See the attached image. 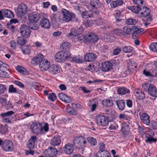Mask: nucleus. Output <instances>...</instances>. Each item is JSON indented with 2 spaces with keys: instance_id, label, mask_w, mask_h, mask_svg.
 <instances>
[{
  "instance_id": "obj_11",
  "label": "nucleus",
  "mask_w": 157,
  "mask_h": 157,
  "mask_svg": "<svg viewBox=\"0 0 157 157\" xmlns=\"http://www.w3.org/2000/svg\"><path fill=\"white\" fill-rule=\"evenodd\" d=\"M40 16L38 13L32 12L29 14L28 16L29 22H37Z\"/></svg>"
},
{
  "instance_id": "obj_14",
  "label": "nucleus",
  "mask_w": 157,
  "mask_h": 157,
  "mask_svg": "<svg viewBox=\"0 0 157 157\" xmlns=\"http://www.w3.org/2000/svg\"><path fill=\"white\" fill-rule=\"evenodd\" d=\"M98 39V36L94 33H90L85 36V40L91 42H95Z\"/></svg>"
},
{
  "instance_id": "obj_47",
  "label": "nucleus",
  "mask_w": 157,
  "mask_h": 157,
  "mask_svg": "<svg viewBox=\"0 0 157 157\" xmlns=\"http://www.w3.org/2000/svg\"><path fill=\"white\" fill-rule=\"evenodd\" d=\"M151 50L154 52H157V42H154L151 44L150 46Z\"/></svg>"
},
{
  "instance_id": "obj_9",
  "label": "nucleus",
  "mask_w": 157,
  "mask_h": 157,
  "mask_svg": "<svg viewBox=\"0 0 157 157\" xmlns=\"http://www.w3.org/2000/svg\"><path fill=\"white\" fill-rule=\"evenodd\" d=\"M45 155L47 157H54L57 154L58 151L55 147H50L44 151Z\"/></svg>"
},
{
  "instance_id": "obj_4",
  "label": "nucleus",
  "mask_w": 157,
  "mask_h": 157,
  "mask_svg": "<svg viewBox=\"0 0 157 157\" xmlns=\"http://www.w3.org/2000/svg\"><path fill=\"white\" fill-rule=\"evenodd\" d=\"M28 7L25 3L19 4L17 8L16 13L18 17L21 18L25 15L28 11Z\"/></svg>"
},
{
  "instance_id": "obj_39",
  "label": "nucleus",
  "mask_w": 157,
  "mask_h": 157,
  "mask_svg": "<svg viewBox=\"0 0 157 157\" xmlns=\"http://www.w3.org/2000/svg\"><path fill=\"white\" fill-rule=\"evenodd\" d=\"M102 103L103 105L106 107H112L113 104V101H112L107 99L103 100Z\"/></svg>"
},
{
  "instance_id": "obj_57",
  "label": "nucleus",
  "mask_w": 157,
  "mask_h": 157,
  "mask_svg": "<svg viewBox=\"0 0 157 157\" xmlns=\"http://www.w3.org/2000/svg\"><path fill=\"white\" fill-rule=\"evenodd\" d=\"M149 126L153 129H156L157 128V123L154 121L151 122L149 124Z\"/></svg>"
},
{
  "instance_id": "obj_6",
  "label": "nucleus",
  "mask_w": 157,
  "mask_h": 157,
  "mask_svg": "<svg viewBox=\"0 0 157 157\" xmlns=\"http://www.w3.org/2000/svg\"><path fill=\"white\" fill-rule=\"evenodd\" d=\"M97 124L102 126L108 125L109 121L108 118L103 115H99L96 116L95 119Z\"/></svg>"
},
{
  "instance_id": "obj_41",
  "label": "nucleus",
  "mask_w": 157,
  "mask_h": 157,
  "mask_svg": "<svg viewBox=\"0 0 157 157\" xmlns=\"http://www.w3.org/2000/svg\"><path fill=\"white\" fill-rule=\"evenodd\" d=\"M156 70H154L153 71L152 73H151L145 70H144L143 73L147 76L155 77L156 76Z\"/></svg>"
},
{
  "instance_id": "obj_49",
  "label": "nucleus",
  "mask_w": 157,
  "mask_h": 157,
  "mask_svg": "<svg viewBox=\"0 0 157 157\" xmlns=\"http://www.w3.org/2000/svg\"><path fill=\"white\" fill-rule=\"evenodd\" d=\"M117 92L118 94L123 95L129 93L128 89H117Z\"/></svg>"
},
{
  "instance_id": "obj_20",
  "label": "nucleus",
  "mask_w": 157,
  "mask_h": 157,
  "mask_svg": "<svg viewBox=\"0 0 157 157\" xmlns=\"http://www.w3.org/2000/svg\"><path fill=\"white\" fill-rule=\"evenodd\" d=\"M36 136H32L28 141V144H27V147L29 148V150L33 149L34 147L35 141H36Z\"/></svg>"
},
{
  "instance_id": "obj_15",
  "label": "nucleus",
  "mask_w": 157,
  "mask_h": 157,
  "mask_svg": "<svg viewBox=\"0 0 157 157\" xmlns=\"http://www.w3.org/2000/svg\"><path fill=\"white\" fill-rule=\"evenodd\" d=\"M43 56L41 54H39L33 58L31 61V63L32 64L36 65L40 63L43 60Z\"/></svg>"
},
{
  "instance_id": "obj_56",
  "label": "nucleus",
  "mask_w": 157,
  "mask_h": 157,
  "mask_svg": "<svg viewBox=\"0 0 157 157\" xmlns=\"http://www.w3.org/2000/svg\"><path fill=\"white\" fill-rule=\"evenodd\" d=\"M8 126L6 124L5 126L2 127L0 129V132L2 134H4L7 132Z\"/></svg>"
},
{
  "instance_id": "obj_10",
  "label": "nucleus",
  "mask_w": 157,
  "mask_h": 157,
  "mask_svg": "<svg viewBox=\"0 0 157 157\" xmlns=\"http://www.w3.org/2000/svg\"><path fill=\"white\" fill-rule=\"evenodd\" d=\"M141 121L146 125L150 124V117L146 113L140 112L139 114Z\"/></svg>"
},
{
  "instance_id": "obj_62",
  "label": "nucleus",
  "mask_w": 157,
  "mask_h": 157,
  "mask_svg": "<svg viewBox=\"0 0 157 157\" xmlns=\"http://www.w3.org/2000/svg\"><path fill=\"white\" fill-rule=\"evenodd\" d=\"M66 94L63 93H60L58 94V96L59 99L63 101L64 100H65V97H66Z\"/></svg>"
},
{
  "instance_id": "obj_63",
  "label": "nucleus",
  "mask_w": 157,
  "mask_h": 157,
  "mask_svg": "<svg viewBox=\"0 0 157 157\" xmlns=\"http://www.w3.org/2000/svg\"><path fill=\"white\" fill-rule=\"evenodd\" d=\"M10 47L13 49H15L16 47V43L13 40H12L10 41Z\"/></svg>"
},
{
  "instance_id": "obj_50",
  "label": "nucleus",
  "mask_w": 157,
  "mask_h": 157,
  "mask_svg": "<svg viewBox=\"0 0 157 157\" xmlns=\"http://www.w3.org/2000/svg\"><path fill=\"white\" fill-rule=\"evenodd\" d=\"M132 29L127 26H125L123 28V31L125 34L127 35H129L131 33Z\"/></svg>"
},
{
  "instance_id": "obj_52",
  "label": "nucleus",
  "mask_w": 157,
  "mask_h": 157,
  "mask_svg": "<svg viewBox=\"0 0 157 157\" xmlns=\"http://www.w3.org/2000/svg\"><path fill=\"white\" fill-rule=\"evenodd\" d=\"M143 88L148 87V88H155L156 87L152 84L150 83H144L142 84Z\"/></svg>"
},
{
  "instance_id": "obj_27",
  "label": "nucleus",
  "mask_w": 157,
  "mask_h": 157,
  "mask_svg": "<svg viewBox=\"0 0 157 157\" xmlns=\"http://www.w3.org/2000/svg\"><path fill=\"white\" fill-rule=\"evenodd\" d=\"M90 3L93 8L96 9L100 8L101 7V4L99 0H91Z\"/></svg>"
},
{
  "instance_id": "obj_1",
  "label": "nucleus",
  "mask_w": 157,
  "mask_h": 157,
  "mask_svg": "<svg viewBox=\"0 0 157 157\" xmlns=\"http://www.w3.org/2000/svg\"><path fill=\"white\" fill-rule=\"evenodd\" d=\"M30 128L32 132L36 135L43 134L48 131V124L47 123L43 126L42 124L36 122H33L31 125Z\"/></svg>"
},
{
  "instance_id": "obj_21",
  "label": "nucleus",
  "mask_w": 157,
  "mask_h": 157,
  "mask_svg": "<svg viewBox=\"0 0 157 157\" xmlns=\"http://www.w3.org/2000/svg\"><path fill=\"white\" fill-rule=\"evenodd\" d=\"M14 113V112L12 111H10L6 113H4L0 114V116L2 117V120L5 122H10V120L7 118V117L10 116Z\"/></svg>"
},
{
  "instance_id": "obj_22",
  "label": "nucleus",
  "mask_w": 157,
  "mask_h": 157,
  "mask_svg": "<svg viewBox=\"0 0 157 157\" xmlns=\"http://www.w3.org/2000/svg\"><path fill=\"white\" fill-rule=\"evenodd\" d=\"M61 139L59 136H56L52 138L50 143L52 145L56 146L59 145L61 143Z\"/></svg>"
},
{
  "instance_id": "obj_55",
  "label": "nucleus",
  "mask_w": 157,
  "mask_h": 157,
  "mask_svg": "<svg viewBox=\"0 0 157 157\" xmlns=\"http://www.w3.org/2000/svg\"><path fill=\"white\" fill-rule=\"evenodd\" d=\"M48 98L52 101H55L56 99V97L55 94L54 93H50L48 94Z\"/></svg>"
},
{
  "instance_id": "obj_61",
  "label": "nucleus",
  "mask_w": 157,
  "mask_h": 157,
  "mask_svg": "<svg viewBox=\"0 0 157 157\" xmlns=\"http://www.w3.org/2000/svg\"><path fill=\"white\" fill-rule=\"evenodd\" d=\"M99 145V149L100 150V151H101V152L105 151V144L103 143H100Z\"/></svg>"
},
{
  "instance_id": "obj_18",
  "label": "nucleus",
  "mask_w": 157,
  "mask_h": 157,
  "mask_svg": "<svg viewBox=\"0 0 157 157\" xmlns=\"http://www.w3.org/2000/svg\"><path fill=\"white\" fill-rule=\"evenodd\" d=\"M40 24L42 28L45 29H48L51 26L49 21L45 18H44L42 19L40 22Z\"/></svg>"
},
{
  "instance_id": "obj_58",
  "label": "nucleus",
  "mask_w": 157,
  "mask_h": 157,
  "mask_svg": "<svg viewBox=\"0 0 157 157\" xmlns=\"http://www.w3.org/2000/svg\"><path fill=\"white\" fill-rule=\"evenodd\" d=\"M84 24L86 27L91 26L93 23V21L92 20H87L84 22Z\"/></svg>"
},
{
  "instance_id": "obj_8",
  "label": "nucleus",
  "mask_w": 157,
  "mask_h": 157,
  "mask_svg": "<svg viewBox=\"0 0 157 157\" xmlns=\"http://www.w3.org/2000/svg\"><path fill=\"white\" fill-rule=\"evenodd\" d=\"M8 65L0 61V77L2 78H8L9 74L5 71L8 68Z\"/></svg>"
},
{
  "instance_id": "obj_5",
  "label": "nucleus",
  "mask_w": 157,
  "mask_h": 157,
  "mask_svg": "<svg viewBox=\"0 0 157 157\" xmlns=\"http://www.w3.org/2000/svg\"><path fill=\"white\" fill-rule=\"evenodd\" d=\"M61 12L63 15L62 20L65 22H69L72 20V18L75 17L74 13L70 12L65 9H62Z\"/></svg>"
},
{
  "instance_id": "obj_42",
  "label": "nucleus",
  "mask_w": 157,
  "mask_h": 157,
  "mask_svg": "<svg viewBox=\"0 0 157 157\" xmlns=\"http://www.w3.org/2000/svg\"><path fill=\"white\" fill-rule=\"evenodd\" d=\"M71 61L76 63H82L83 62L82 57L80 56H77L71 58Z\"/></svg>"
},
{
  "instance_id": "obj_44",
  "label": "nucleus",
  "mask_w": 157,
  "mask_h": 157,
  "mask_svg": "<svg viewBox=\"0 0 157 157\" xmlns=\"http://www.w3.org/2000/svg\"><path fill=\"white\" fill-rule=\"evenodd\" d=\"M69 44L67 42H63L61 45L60 48L63 51H67L69 48Z\"/></svg>"
},
{
  "instance_id": "obj_37",
  "label": "nucleus",
  "mask_w": 157,
  "mask_h": 157,
  "mask_svg": "<svg viewBox=\"0 0 157 157\" xmlns=\"http://www.w3.org/2000/svg\"><path fill=\"white\" fill-rule=\"evenodd\" d=\"M88 142L91 146H95L97 143L96 139L92 137H88L86 138Z\"/></svg>"
},
{
  "instance_id": "obj_30",
  "label": "nucleus",
  "mask_w": 157,
  "mask_h": 157,
  "mask_svg": "<svg viewBox=\"0 0 157 157\" xmlns=\"http://www.w3.org/2000/svg\"><path fill=\"white\" fill-rule=\"evenodd\" d=\"M2 12L3 15L5 17L11 18L14 17L13 12L10 10L3 9L2 10Z\"/></svg>"
},
{
  "instance_id": "obj_34",
  "label": "nucleus",
  "mask_w": 157,
  "mask_h": 157,
  "mask_svg": "<svg viewBox=\"0 0 157 157\" xmlns=\"http://www.w3.org/2000/svg\"><path fill=\"white\" fill-rule=\"evenodd\" d=\"M16 69L18 72L22 74L25 75H27L29 74V72L25 69L20 66H17Z\"/></svg>"
},
{
  "instance_id": "obj_59",
  "label": "nucleus",
  "mask_w": 157,
  "mask_h": 157,
  "mask_svg": "<svg viewBox=\"0 0 157 157\" xmlns=\"http://www.w3.org/2000/svg\"><path fill=\"white\" fill-rule=\"evenodd\" d=\"M113 32L114 34L117 35H121L122 33V31L121 29H114Z\"/></svg>"
},
{
  "instance_id": "obj_32",
  "label": "nucleus",
  "mask_w": 157,
  "mask_h": 157,
  "mask_svg": "<svg viewBox=\"0 0 157 157\" xmlns=\"http://www.w3.org/2000/svg\"><path fill=\"white\" fill-rule=\"evenodd\" d=\"M136 63L132 60L130 59L128 63V70L131 71L136 68Z\"/></svg>"
},
{
  "instance_id": "obj_53",
  "label": "nucleus",
  "mask_w": 157,
  "mask_h": 157,
  "mask_svg": "<svg viewBox=\"0 0 157 157\" xmlns=\"http://www.w3.org/2000/svg\"><path fill=\"white\" fill-rule=\"evenodd\" d=\"M77 33V29L74 28H73L71 29L70 33L69 35L73 36H78V34Z\"/></svg>"
},
{
  "instance_id": "obj_51",
  "label": "nucleus",
  "mask_w": 157,
  "mask_h": 157,
  "mask_svg": "<svg viewBox=\"0 0 157 157\" xmlns=\"http://www.w3.org/2000/svg\"><path fill=\"white\" fill-rule=\"evenodd\" d=\"M81 16L82 18H87L88 17L90 18L92 16V14H90L87 11L83 12L81 13Z\"/></svg>"
},
{
  "instance_id": "obj_28",
  "label": "nucleus",
  "mask_w": 157,
  "mask_h": 157,
  "mask_svg": "<svg viewBox=\"0 0 157 157\" xmlns=\"http://www.w3.org/2000/svg\"><path fill=\"white\" fill-rule=\"evenodd\" d=\"M115 102L117 107L120 110H123L124 109L125 102L123 100H116Z\"/></svg>"
},
{
  "instance_id": "obj_3",
  "label": "nucleus",
  "mask_w": 157,
  "mask_h": 157,
  "mask_svg": "<svg viewBox=\"0 0 157 157\" xmlns=\"http://www.w3.org/2000/svg\"><path fill=\"white\" fill-rule=\"evenodd\" d=\"M86 143L85 138L82 136L75 137L73 141V145L75 147L79 149L84 147Z\"/></svg>"
},
{
  "instance_id": "obj_31",
  "label": "nucleus",
  "mask_w": 157,
  "mask_h": 157,
  "mask_svg": "<svg viewBox=\"0 0 157 157\" xmlns=\"http://www.w3.org/2000/svg\"><path fill=\"white\" fill-rule=\"evenodd\" d=\"M129 126L125 123L122 124L121 131L123 135H126L129 131Z\"/></svg>"
},
{
  "instance_id": "obj_19",
  "label": "nucleus",
  "mask_w": 157,
  "mask_h": 157,
  "mask_svg": "<svg viewBox=\"0 0 157 157\" xmlns=\"http://www.w3.org/2000/svg\"><path fill=\"white\" fill-rule=\"evenodd\" d=\"M97 58L96 55L93 53H88L85 55L84 59L86 62H90L94 60Z\"/></svg>"
},
{
  "instance_id": "obj_64",
  "label": "nucleus",
  "mask_w": 157,
  "mask_h": 157,
  "mask_svg": "<svg viewBox=\"0 0 157 157\" xmlns=\"http://www.w3.org/2000/svg\"><path fill=\"white\" fill-rule=\"evenodd\" d=\"M84 29L83 28L80 26L78 29H77V33L78 35L82 34L84 31Z\"/></svg>"
},
{
  "instance_id": "obj_7",
  "label": "nucleus",
  "mask_w": 157,
  "mask_h": 157,
  "mask_svg": "<svg viewBox=\"0 0 157 157\" xmlns=\"http://www.w3.org/2000/svg\"><path fill=\"white\" fill-rule=\"evenodd\" d=\"M13 144L11 141L9 140H6L4 141L2 148L5 151L10 152L13 150Z\"/></svg>"
},
{
  "instance_id": "obj_36",
  "label": "nucleus",
  "mask_w": 157,
  "mask_h": 157,
  "mask_svg": "<svg viewBox=\"0 0 157 157\" xmlns=\"http://www.w3.org/2000/svg\"><path fill=\"white\" fill-rule=\"evenodd\" d=\"M97 155L98 156L100 157H110V154L109 151H107L105 150L103 152H98L97 153Z\"/></svg>"
},
{
  "instance_id": "obj_25",
  "label": "nucleus",
  "mask_w": 157,
  "mask_h": 157,
  "mask_svg": "<svg viewBox=\"0 0 157 157\" xmlns=\"http://www.w3.org/2000/svg\"><path fill=\"white\" fill-rule=\"evenodd\" d=\"M115 39L114 36L111 33H108L104 34V40L105 41L112 42Z\"/></svg>"
},
{
  "instance_id": "obj_45",
  "label": "nucleus",
  "mask_w": 157,
  "mask_h": 157,
  "mask_svg": "<svg viewBox=\"0 0 157 157\" xmlns=\"http://www.w3.org/2000/svg\"><path fill=\"white\" fill-rule=\"evenodd\" d=\"M122 49L124 52L128 53L131 52L132 51L133 48L130 46H125L122 47Z\"/></svg>"
},
{
  "instance_id": "obj_29",
  "label": "nucleus",
  "mask_w": 157,
  "mask_h": 157,
  "mask_svg": "<svg viewBox=\"0 0 157 157\" xmlns=\"http://www.w3.org/2000/svg\"><path fill=\"white\" fill-rule=\"evenodd\" d=\"M134 94L138 96V99L140 100L143 99L145 98L144 93L140 90V89H135Z\"/></svg>"
},
{
  "instance_id": "obj_33",
  "label": "nucleus",
  "mask_w": 157,
  "mask_h": 157,
  "mask_svg": "<svg viewBox=\"0 0 157 157\" xmlns=\"http://www.w3.org/2000/svg\"><path fill=\"white\" fill-rule=\"evenodd\" d=\"M141 10L140 13L141 16L143 17L148 16L150 12V10L146 7H143Z\"/></svg>"
},
{
  "instance_id": "obj_38",
  "label": "nucleus",
  "mask_w": 157,
  "mask_h": 157,
  "mask_svg": "<svg viewBox=\"0 0 157 157\" xmlns=\"http://www.w3.org/2000/svg\"><path fill=\"white\" fill-rule=\"evenodd\" d=\"M37 22H29L28 25L29 27L32 29L37 30L39 28V25L36 23Z\"/></svg>"
},
{
  "instance_id": "obj_40",
  "label": "nucleus",
  "mask_w": 157,
  "mask_h": 157,
  "mask_svg": "<svg viewBox=\"0 0 157 157\" xmlns=\"http://www.w3.org/2000/svg\"><path fill=\"white\" fill-rule=\"evenodd\" d=\"M129 10L135 13H138L141 10V8L138 6H132L128 7Z\"/></svg>"
},
{
  "instance_id": "obj_24",
  "label": "nucleus",
  "mask_w": 157,
  "mask_h": 157,
  "mask_svg": "<svg viewBox=\"0 0 157 157\" xmlns=\"http://www.w3.org/2000/svg\"><path fill=\"white\" fill-rule=\"evenodd\" d=\"M101 70L104 71H107L111 68L112 64L110 62H105L101 64Z\"/></svg>"
},
{
  "instance_id": "obj_16",
  "label": "nucleus",
  "mask_w": 157,
  "mask_h": 157,
  "mask_svg": "<svg viewBox=\"0 0 157 157\" xmlns=\"http://www.w3.org/2000/svg\"><path fill=\"white\" fill-rule=\"evenodd\" d=\"M48 70L49 72L53 75L56 74L60 72L59 67L55 64L51 65L49 67Z\"/></svg>"
},
{
  "instance_id": "obj_35",
  "label": "nucleus",
  "mask_w": 157,
  "mask_h": 157,
  "mask_svg": "<svg viewBox=\"0 0 157 157\" xmlns=\"http://www.w3.org/2000/svg\"><path fill=\"white\" fill-rule=\"evenodd\" d=\"M145 135L147 138V139L145 140L146 142L151 143L153 142H156L157 139L153 138L152 136L149 135L148 134L146 133Z\"/></svg>"
},
{
  "instance_id": "obj_2",
  "label": "nucleus",
  "mask_w": 157,
  "mask_h": 157,
  "mask_svg": "<svg viewBox=\"0 0 157 157\" xmlns=\"http://www.w3.org/2000/svg\"><path fill=\"white\" fill-rule=\"evenodd\" d=\"M71 55L70 52L68 51H61L56 54L55 60L58 62H63L70 57Z\"/></svg>"
},
{
  "instance_id": "obj_48",
  "label": "nucleus",
  "mask_w": 157,
  "mask_h": 157,
  "mask_svg": "<svg viewBox=\"0 0 157 157\" xmlns=\"http://www.w3.org/2000/svg\"><path fill=\"white\" fill-rule=\"evenodd\" d=\"M22 51L25 54H28L30 52V47L25 46L22 48Z\"/></svg>"
},
{
  "instance_id": "obj_46",
  "label": "nucleus",
  "mask_w": 157,
  "mask_h": 157,
  "mask_svg": "<svg viewBox=\"0 0 157 157\" xmlns=\"http://www.w3.org/2000/svg\"><path fill=\"white\" fill-rule=\"evenodd\" d=\"M136 22L135 19L132 18H128L126 21V23L128 25H135Z\"/></svg>"
},
{
  "instance_id": "obj_43",
  "label": "nucleus",
  "mask_w": 157,
  "mask_h": 157,
  "mask_svg": "<svg viewBox=\"0 0 157 157\" xmlns=\"http://www.w3.org/2000/svg\"><path fill=\"white\" fill-rule=\"evenodd\" d=\"M148 94L151 96L157 97V89H147Z\"/></svg>"
},
{
  "instance_id": "obj_26",
  "label": "nucleus",
  "mask_w": 157,
  "mask_h": 157,
  "mask_svg": "<svg viewBox=\"0 0 157 157\" xmlns=\"http://www.w3.org/2000/svg\"><path fill=\"white\" fill-rule=\"evenodd\" d=\"M132 36V37L133 39H135L140 35H141L144 29H142L136 28L135 29Z\"/></svg>"
},
{
  "instance_id": "obj_23",
  "label": "nucleus",
  "mask_w": 157,
  "mask_h": 157,
  "mask_svg": "<svg viewBox=\"0 0 157 157\" xmlns=\"http://www.w3.org/2000/svg\"><path fill=\"white\" fill-rule=\"evenodd\" d=\"M64 151L65 153L67 154H71L73 151V145L70 143H67L64 147Z\"/></svg>"
},
{
  "instance_id": "obj_54",
  "label": "nucleus",
  "mask_w": 157,
  "mask_h": 157,
  "mask_svg": "<svg viewBox=\"0 0 157 157\" xmlns=\"http://www.w3.org/2000/svg\"><path fill=\"white\" fill-rule=\"evenodd\" d=\"M17 42L18 45H23L25 43V40L22 37H18Z\"/></svg>"
},
{
  "instance_id": "obj_12",
  "label": "nucleus",
  "mask_w": 157,
  "mask_h": 157,
  "mask_svg": "<svg viewBox=\"0 0 157 157\" xmlns=\"http://www.w3.org/2000/svg\"><path fill=\"white\" fill-rule=\"evenodd\" d=\"M50 66V62L47 60L44 59L39 64V68L42 71H44L48 69Z\"/></svg>"
},
{
  "instance_id": "obj_17",
  "label": "nucleus",
  "mask_w": 157,
  "mask_h": 157,
  "mask_svg": "<svg viewBox=\"0 0 157 157\" xmlns=\"http://www.w3.org/2000/svg\"><path fill=\"white\" fill-rule=\"evenodd\" d=\"M100 67V63L98 62H95L91 64H89L88 67L87 69L92 72L97 71Z\"/></svg>"
},
{
  "instance_id": "obj_60",
  "label": "nucleus",
  "mask_w": 157,
  "mask_h": 157,
  "mask_svg": "<svg viewBox=\"0 0 157 157\" xmlns=\"http://www.w3.org/2000/svg\"><path fill=\"white\" fill-rule=\"evenodd\" d=\"M119 117L120 119H124L125 120H128L129 118V117L126 115L124 114H120Z\"/></svg>"
},
{
  "instance_id": "obj_13",
  "label": "nucleus",
  "mask_w": 157,
  "mask_h": 157,
  "mask_svg": "<svg viewBox=\"0 0 157 157\" xmlns=\"http://www.w3.org/2000/svg\"><path fill=\"white\" fill-rule=\"evenodd\" d=\"M20 29L21 33L23 36L27 37L29 36L30 31L26 25H22Z\"/></svg>"
}]
</instances>
